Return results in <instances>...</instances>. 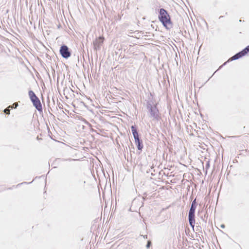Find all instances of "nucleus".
<instances>
[{"mask_svg": "<svg viewBox=\"0 0 249 249\" xmlns=\"http://www.w3.org/2000/svg\"><path fill=\"white\" fill-rule=\"evenodd\" d=\"M158 18L163 26L166 29H170L172 28L173 24L170 17L166 10L163 8L160 9Z\"/></svg>", "mask_w": 249, "mask_h": 249, "instance_id": "obj_1", "label": "nucleus"}, {"mask_svg": "<svg viewBox=\"0 0 249 249\" xmlns=\"http://www.w3.org/2000/svg\"><path fill=\"white\" fill-rule=\"evenodd\" d=\"M146 108L149 113V117L152 118L153 120L158 121L160 119L159 111L156 104H153L151 102L147 101Z\"/></svg>", "mask_w": 249, "mask_h": 249, "instance_id": "obj_2", "label": "nucleus"}, {"mask_svg": "<svg viewBox=\"0 0 249 249\" xmlns=\"http://www.w3.org/2000/svg\"><path fill=\"white\" fill-rule=\"evenodd\" d=\"M197 206L196 199L192 202L188 214V220L189 224L193 228L195 224V211Z\"/></svg>", "mask_w": 249, "mask_h": 249, "instance_id": "obj_3", "label": "nucleus"}, {"mask_svg": "<svg viewBox=\"0 0 249 249\" xmlns=\"http://www.w3.org/2000/svg\"><path fill=\"white\" fill-rule=\"evenodd\" d=\"M28 94H29L30 99L31 101H32V102L33 103L34 106L36 107V108L38 111H42V107L41 103L40 102V100L36 96V95L34 93V92L32 90H29Z\"/></svg>", "mask_w": 249, "mask_h": 249, "instance_id": "obj_4", "label": "nucleus"}, {"mask_svg": "<svg viewBox=\"0 0 249 249\" xmlns=\"http://www.w3.org/2000/svg\"><path fill=\"white\" fill-rule=\"evenodd\" d=\"M131 129L135 140V142L137 146V147L139 150L142 151L143 148V145L142 143V140L140 139V138H139V136L136 125H132L131 126Z\"/></svg>", "mask_w": 249, "mask_h": 249, "instance_id": "obj_5", "label": "nucleus"}, {"mask_svg": "<svg viewBox=\"0 0 249 249\" xmlns=\"http://www.w3.org/2000/svg\"><path fill=\"white\" fill-rule=\"evenodd\" d=\"M59 52L61 56L66 59L68 58L71 55V52L69 50L68 47L66 45H62L60 47Z\"/></svg>", "mask_w": 249, "mask_h": 249, "instance_id": "obj_6", "label": "nucleus"}, {"mask_svg": "<svg viewBox=\"0 0 249 249\" xmlns=\"http://www.w3.org/2000/svg\"><path fill=\"white\" fill-rule=\"evenodd\" d=\"M104 38L103 37L100 36L99 37L96 38L93 41V45L94 49L96 51H98L101 49V46L103 43Z\"/></svg>", "mask_w": 249, "mask_h": 249, "instance_id": "obj_7", "label": "nucleus"}, {"mask_svg": "<svg viewBox=\"0 0 249 249\" xmlns=\"http://www.w3.org/2000/svg\"><path fill=\"white\" fill-rule=\"evenodd\" d=\"M242 56H243V54H242L241 52H239V53H236L235 55L232 56L231 59V60H235L240 58Z\"/></svg>", "mask_w": 249, "mask_h": 249, "instance_id": "obj_8", "label": "nucleus"}, {"mask_svg": "<svg viewBox=\"0 0 249 249\" xmlns=\"http://www.w3.org/2000/svg\"><path fill=\"white\" fill-rule=\"evenodd\" d=\"M241 52L243 56L247 54L249 52V45L241 51Z\"/></svg>", "mask_w": 249, "mask_h": 249, "instance_id": "obj_9", "label": "nucleus"}, {"mask_svg": "<svg viewBox=\"0 0 249 249\" xmlns=\"http://www.w3.org/2000/svg\"><path fill=\"white\" fill-rule=\"evenodd\" d=\"M151 242L150 241H147V244L146 245V247L147 248H150V247L151 246Z\"/></svg>", "mask_w": 249, "mask_h": 249, "instance_id": "obj_10", "label": "nucleus"}, {"mask_svg": "<svg viewBox=\"0 0 249 249\" xmlns=\"http://www.w3.org/2000/svg\"><path fill=\"white\" fill-rule=\"evenodd\" d=\"M4 112L5 113L7 114H10V109H8V108H5L4 110Z\"/></svg>", "mask_w": 249, "mask_h": 249, "instance_id": "obj_11", "label": "nucleus"}, {"mask_svg": "<svg viewBox=\"0 0 249 249\" xmlns=\"http://www.w3.org/2000/svg\"><path fill=\"white\" fill-rule=\"evenodd\" d=\"M121 18V17L120 15H118V18H116V19H118V20H120Z\"/></svg>", "mask_w": 249, "mask_h": 249, "instance_id": "obj_12", "label": "nucleus"}, {"mask_svg": "<svg viewBox=\"0 0 249 249\" xmlns=\"http://www.w3.org/2000/svg\"><path fill=\"white\" fill-rule=\"evenodd\" d=\"M220 227H221V228H223H223H225V225H224V224H222V225H221Z\"/></svg>", "mask_w": 249, "mask_h": 249, "instance_id": "obj_13", "label": "nucleus"}, {"mask_svg": "<svg viewBox=\"0 0 249 249\" xmlns=\"http://www.w3.org/2000/svg\"><path fill=\"white\" fill-rule=\"evenodd\" d=\"M13 106H15V107H17L18 106V103H14V104H13Z\"/></svg>", "mask_w": 249, "mask_h": 249, "instance_id": "obj_14", "label": "nucleus"}, {"mask_svg": "<svg viewBox=\"0 0 249 249\" xmlns=\"http://www.w3.org/2000/svg\"><path fill=\"white\" fill-rule=\"evenodd\" d=\"M143 237L145 239H147V235H144L143 236Z\"/></svg>", "mask_w": 249, "mask_h": 249, "instance_id": "obj_15", "label": "nucleus"}, {"mask_svg": "<svg viewBox=\"0 0 249 249\" xmlns=\"http://www.w3.org/2000/svg\"><path fill=\"white\" fill-rule=\"evenodd\" d=\"M206 166L209 167V163H208L207 164Z\"/></svg>", "mask_w": 249, "mask_h": 249, "instance_id": "obj_16", "label": "nucleus"}, {"mask_svg": "<svg viewBox=\"0 0 249 249\" xmlns=\"http://www.w3.org/2000/svg\"><path fill=\"white\" fill-rule=\"evenodd\" d=\"M223 18V16H220V17H219V18Z\"/></svg>", "mask_w": 249, "mask_h": 249, "instance_id": "obj_17", "label": "nucleus"}]
</instances>
